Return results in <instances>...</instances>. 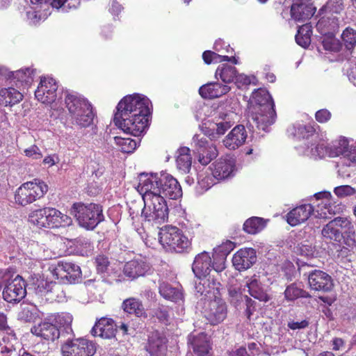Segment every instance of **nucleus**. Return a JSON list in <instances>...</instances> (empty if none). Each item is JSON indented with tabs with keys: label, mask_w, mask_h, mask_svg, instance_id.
Wrapping results in <instances>:
<instances>
[{
	"label": "nucleus",
	"mask_w": 356,
	"mask_h": 356,
	"mask_svg": "<svg viewBox=\"0 0 356 356\" xmlns=\"http://www.w3.org/2000/svg\"><path fill=\"white\" fill-rule=\"evenodd\" d=\"M137 190L144 202L141 217L152 225H161L167 221V198L176 200L182 195L178 181L165 172L140 173Z\"/></svg>",
	"instance_id": "obj_1"
},
{
	"label": "nucleus",
	"mask_w": 356,
	"mask_h": 356,
	"mask_svg": "<svg viewBox=\"0 0 356 356\" xmlns=\"http://www.w3.org/2000/svg\"><path fill=\"white\" fill-rule=\"evenodd\" d=\"M152 108V102L145 95H128L118 104L113 122L124 132L140 136L148 127Z\"/></svg>",
	"instance_id": "obj_2"
},
{
	"label": "nucleus",
	"mask_w": 356,
	"mask_h": 356,
	"mask_svg": "<svg viewBox=\"0 0 356 356\" xmlns=\"http://www.w3.org/2000/svg\"><path fill=\"white\" fill-rule=\"evenodd\" d=\"M58 115L66 108L70 120L73 124L81 128L90 127L94 120L95 114L89 101L77 92L65 90L58 97Z\"/></svg>",
	"instance_id": "obj_3"
},
{
	"label": "nucleus",
	"mask_w": 356,
	"mask_h": 356,
	"mask_svg": "<svg viewBox=\"0 0 356 356\" xmlns=\"http://www.w3.org/2000/svg\"><path fill=\"white\" fill-rule=\"evenodd\" d=\"M250 105L251 115L248 123L253 131L254 126L259 130L266 131L276 118L275 104L268 90L263 88L255 90L250 97Z\"/></svg>",
	"instance_id": "obj_4"
},
{
	"label": "nucleus",
	"mask_w": 356,
	"mask_h": 356,
	"mask_svg": "<svg viewBox=\"0 0 356 356\" xmlns=\"http://www.w3.org/2000/svg\"><path fill=\"white\" fill-rule=\"evenodd\" d=\"M238 102L234 99H227L218 110L204 123V136L216 139L225 134L238 119L236 109Z\"/></svg>",
	"instance_id": "obj_5"
},
{
	"label": "nucleus",
	"mask_w": 356,
	"mask_h": 356,
	"mask_svg": "<svg viewBox=\"0 0 356 356\" xmlns=\"http://www.w3.org/2000/svg\"><path fill=\"white\" fill-rule=\"evenodd\" d=\"M80 3L81 0H26V20L36 25L50 15V8L65 13L76 9Z\"/></svg>",
	"instance_id": "obj_6"
},
{
	"label": "nucleus",
	"mask_w": 356,
	"mask_h": 356,
	"mask_svg": "<svg viewBox=\"0 0 356 356\" xmlns=\"http://www.w3.org/2000/svg\"><path fill=\"white\" fill-rule=\"evenodd\" d=\"M29 221L39 228H58L69 226L72 218L52 207H44L32 211L29 215Z\"/></svg>",
	"instance_id": "obj_7"
},
{
	"label": "nucleus",
	"mask_w": 356,
	"mask_h": 356,
	"mask_svg": "<svg viewBox=\"0 0 356 356\" xmlns=\"http://www.w3.org/2000/svg\"><path fill=\"white\" fill-rule=\"evenodd\" d=\"M159 241L166 251L184 253L191 250V240L175 226L161 228L159 232Z\"/></svg>",
	"instance_id": "obj_8"
},
{
	"label": "nucleus",
	"mask_w": 356,
	"mask_h": 356,
	"mask_svg": "<svg viewBox=\"0 0 356 356\" xmlns=\"http://www.w3.org/2000/svg\"><path fill=\"white\" fill-rule=\"evenodd\" d=\"M71 214L76 217L80 226L87 229H94L104 219L102 207L93 203H74L71 209Z\"/></svg>",
	"instance_id": "obj_9"
},
{
	"label": "nucleus",
	"mask_w": 356,
	"mask_h": 356,
	"mask_svg": "<svg viewBox=\"0 0 356 356\" xmlns=\"http://www.w3.org/2000/svg\"><path fill=\"white\" fill-rule=\"evenodd\" d=\"M48 191V186L40 179L27 181L19 186L15 194V202L26 206L42 197Z\"/></svg>",
	"instance_id": "obj_10"
},
{
	"label": "nucleus",
	"mask_w": 356,
	"mask_h": 356,
	"mask_svg": "<svg viewBox=\"0 0 356 356\" xmlns=\"http://www.w3.org/2000/svg\"><path fill=\"white\" fill-rule=\"evenodd\" d=\"M318 203L314 206V216L318 218H331L333 216L341 213L343 205L335 200L329 191H321L314 194Z\"/></svg>",
	"instance_id": "obj_11"
},
{
	"label": "nucleus",
	"mask_w": 356,
	"mask_h": 356,
	"mask_svg": "<svg viewBox=\"0 0 356 356\" xmlns=\"http://www.w3.org/2000/svg\"><path fill=\"white\" fill-rule=\"evenodd\" d=\"M330 157L342 156L341 166L338 172L344 176L343 165L350 166L356 165V147L349 145V140L343 136H340L337 140L332 141L329 145Z\"/></svg>",
	"instance_id": "obj_12"
},
{
	"label": "nucleus",
	"mask_w": 356,
	"mask_h": 356,
	"mask_svg": "<svg viewBox=\"0 0 356 356\" xmlns=\"http://www.w3.org/2000/svg\"><path fill=\"white\" fill-rule=\"evenodd\" d=\"M324 238L331 241L341 242L344 238L343 234L348 237L355 234L354 225L346 217H337L330 221L321 231Z\"/></svg>",
	"instance_id": "obj_13"
},
{
	"label": "nucleus",
	"mask_w": 356,
	"mask_h": 356,
	"mask_svg": "<svg viewBox=\"0 0 356 356\" xmlns=\"http://www.w3.org/2000/svg\"><path fill=\"white\" fill-rule=\"evenodd\" d=\"M58 85L56 81L50 76H42L37 89L35 97L42 104H50L54 111H59L58 95Z\"/></svg>",
	"instance_id": "obj_14"
},
{
	"label": "nucleus",
	"mask_w": 356,
	"mask_h": 356,
	"mask_svg": "<svg viewBox=\"0 0 356 356\" xmlns=\"http://www.w3.org/2000/svg\"><path fill=\"white\" fill-rule=\"evenodd\" d=\"M192 147L199 163L203 165H208L218 154L216 146L202 134H195L193 137Z\"/></svg>",
	"instance_id": "obj_15"
},
{
	"label": "nucleus",
	"mask_w": 356,
	"mask_h": 356,
	"mask_svg": "<svg viewBox=\"0 0 356 356\" xmlns=\"http://www.w3.org/2000/svg\"><path fill=\"white\" fill-rule=\"evenodd\" d=\"M6 282L2 295L3 299L8 302H17L22 300L26 294L25 282L19 275L10 278L8 273L3 276Z\"/></svg>",
	"instance_id": "obj_16"
},
{
	"label": "nucleus",
	"mask_w": 356,
	"mask_h": 356,
	"mask_svg": "<svg viewBox=\"0 0 356 356\" xmlns=\"http://www.w3.org/2000/svg\"><path fill=\"white\" fill-rule=\"evenodd\" d=\"M63 356H92L96 352V345L86 339H67L62 345Z\"/></svg>",
	"instance_id": "obj_17"
},
{
	"label": "nucleus",
	"mask_w": 356,
	"mask_h": 356,
	"mask_svg": "<svg viewBox=\"0 0 356 356\" xmlns=\"http://www.w3.org/2000/svg\"><path fill=\"white\" fill-rule=\"evenodd\" d=\"M315 266V264L312 263H305L299 268V270L305 275L308 274V282L312 289L314 291H330L333 286V283L331 277L327 273L319 270L304 272L307 267H314Z\"/></svg>",
	"instance_id": "obj_18"
},
{
	"label": "nucleus",
	"mask_w": 356,
	"mask_h": 356,
	"mask_svg": "<svg viewBox=\"0 0 356 356\" xmlns=\"http://www.w3.org/2000/svg\"><path fill=\"white\" fill-rule=\"evenodd\" d=\"M296 149L299 154L307 156L314 159L330 157L329 146L325 145L323 140L318 134L313 135L312 139L304 143V146H298Z\"/></svg>",
	"instance_id": "obj_19"
},
{
	"label": "nucleus",
	"mask_w": 356,
	"mask_h": 356,
	"mask_svg": "<svg viewBox=\"0 0 356 356\" xmlns=\"http://www.w3.org/2000/svg\"><path fill=\"white\" fill-rule=\"evenodd\" d=\"M49 270L54 279L66 280L70 283L74 282L81 275L78 265L67 261H60L57 265H51Z\"/></svg>",
	"instance_id": "obj_20"
},
{
	"label": "nucleus",
	"mask_w": 356,
	"mask_h": 356,
	"mask_svg": "<svg viewBox=\"0 0 356 356\" xmlns=\"http://www.w3.org/2000/svg\"><path fill=\"white\" fill-rule=\"evenodd\" d=\"M209 168L216 180H227L233 177L236 174V160L229 156L220 157L213 162Z\"/></svg>",
	"instance_id": "obj_21"
},
{
	"label": "nucleus",
	"mask_w": 356,
	"mask_h": 356,
	"mask_svg": "<svg viewBox=\"0 0 356 356\" xmlns=\"http://www.w3.org/2000/svg\"><path fill=\"white\" fill-rule=\"evenodd\" d=\"M203 313L211 324L217 325L222 322L227 316L226 303L218 297H216L213 300H207Z\"/></svg>",
	"instance_id": "obj_22"
},
{
	"label": "nucleus",
	"mask_w": 356,
	"mask_h": 356,
	"mask_svg": "<svg viewBox=\"0 0 356 356\" xmlns=\"http://www.w3.org/2000/svg\"><path fill=\"white\" fill-rule=\"evenodd\" d=\"M31 332L47 341H54L60 337V330L56 325L51 316L45 318L40 323L31 328Z\"/></svg>",
	"instance_id": "obj_23"
},
{
	"label": "nucleus",
	"mask_w": 356,
	"mask_h": 356,
	"mask_svg": "<svg viewBox=\"0 0 356 356\" xmlns=\"http://www.w3.org/2000/svg\"><path fill=\"white\" fill-rule=\"evenodd\" d=\"M257 261V253L252 248H241L232 257V264L238 271L249 269Z\"/></svg>",
	"instance_id": "obj_24"
},
{
	"label": "nucleus",
	"mask_w": 356,
	"mask_h": 356,
	"mask_svg": "<svg viewBox=\"0 0 356 356\" xmlns=\"http://www.w3.org/2000/svg\"><path fill=\"white\" fill-rule=\"evenodd\" d=\"M10 82L20 90L24 91L32 83L35 76V70L32 67H23L18 70L9 72L7 74Z\"/></svg>",
	"instance_id": "obj_25"
},
{
	"label": "nucleus",
	"mask_w": 356,
	"mask_h": 356,
	"mask_svg": "<svg viewBox=\"0 0 356 356\" xmlns=\"http://www.w3.org/2000/svg\"><path fill=\"white\" fill-rule=\"evenodd\" d=\"M166 343L165 337L162 333L154 331L149 335L145 349L150 356H165L167 350Z\"/></svg>",
	"instance_id": "obj_26"
},
{
	"label": "nucleus",
	"mask_w": 356,
	"mask_h": 356,
	"mask_svg": "<svg viewBox=\"0 0 356 356\" xmlns=\"http://www.w3.org/2000/svg\"><path fill=\"white\" fill-rule=\"evenodd\" d=\"M314 215V206L311 204L299 205L291 209L286 215V221L291 226H296L307 221Z\"/></svg>",
	"instance_id": "obj_27"
},
{
	"label": "nucleus",
	"mask_w": 356,
	"mask_h": 356,
	"mask_svg": "<svg viewBox=\"0 0 356 356\" xmlns=\"http://www.w3.org/2000/svg\"><path fill=\"white\" fill-rule=\"evenodd\" d=\"M219 282L211 280L210 277H196L195 282V291L196 293L205 297V300H211L212 297H217L218 293Z\"/></svg>",
	"instance_id": "obj_28"
},
{
	"label": "nucleus",
	"mask_w": 356,
	"mask_h": 356,
	"mask_svg": "<svg viewBox=\"0 0 356 356\" xmlns=\"http://www.w3.org/2000/svg\"><path fill=\"white\" fill-rule=\"evenodd\" d=\"M117 326L112 318L103 317L93 326L91 334L104 339H111L115 337Z\"/></svg>",
	"instance_id": "obj_29"
},
{
	"label": "nucleus",
	"mask_w": 356,
	"mask_h": 356,
	"mask_svg": "<svg viewBox=\"0 0 356 356\" xmlns=\"http://www.w3.org/2000/svg\"><path fill=\"white\" fill-rule=\"evenodd\" d=\"M247 132L243 125L236 126L224 138L222 143L229 149H236L246 140Z\"/></svg>",
	"instance_id": "obj_30"
},
{
	"label": "nucleus",
	"mask_w": 356,
	"mask_h": 356,
	"mask_svg": "<svg viewBox=\"0 0 356 356\" xmlns=\"http://www.w3.org/2000/svg\"><path fill=\"white\" fill-rule=\"evenodd\" d=\"M150 270V266L143 259H136L126 263L124 267V275L134 280L144 276Z\"/></svg>",
	"instance_id": "obj_31"
},
{
	"label": "nucleus",
	"mask_w": 356,
	"mask_h": 356,
	"mask_svg": "<svg viewBox=\"0 0 356 356\" xmlns=\"http://www.w3.org/2000/svg\"><path fill=\"white\" fill-rule=\"evenodd\" d=\"M230 90L231 87L229 85L211 82L201 86L199 93L204 99H214L227 94Z\"/></svg>",
	"instance_id": "obj_32"
},
{
	"label": "nucleus",
	"mask_w": 356,
	"mask_h": 356,
	"mask_svg": "<svg viewBox=\"0 0 356 356\" xmlns=\"http://www.w3.org/2000/svg\"><path fill=\"white\" fill-rule=\"evenodd\" d=\"M211 269V257L207 252H202L195 257L192 270L195 277H207Z\"/></svg>",
	"instance_id": "obj_33"
},
{
	"label": "nucleus",
	"mask_w": 356,
	"mask_h": 356,
	"mask_svg": "<svg viewBox=\"0 0 356 356\" xmlns=\"http://www.w3.org/2000/svg\"><path fill=\"white\" fill-rule=\"evenodd\" d=\"M243 291H248L251 296L260 301L266 302L269 300V296L263 289L259 277L256 275L246 278Z\"/></svg>",
	"instance_id": "obj_34"
},
{
	"label": "nucleus",
	"mask_w": 356,
	"mask_h": 356,
	"mask_svg": "<svg viewBox=\"0 0 356 356\" xmlns=\"http://www.w3.org/2000/svg\"><path fill=\"white\" fill-rule=\"evenodd\" d=\"M316 8L305 2H296L291 8V17L298 22L309 19L314 14Z\"/></svg>",
	"instance_id": "obj_35"
},
{
	"label": "nucleus",
	"mask_w": 356,
	"mask_h": 356,
	"mask_svg": "<svg viewBox=\"0 0 356 356\" xmlns=\"http://www.w3.org/2000/svg\"><path fill=\"white\" fill-rule=\"evenodd\" d=\"M54 324L60 330V337L65 336H72V329L71 327L73 320L72 316L69 313H60L55 315H51Z\"/></svg>",
	"instance_id": "obj_36"
},
{
	"label": "nucleus",
	"mask_w": 356,
	"mask_h": 356,
	"mask_svg": "<svg viewBox=\"0 0 356 356\" xmlns=\"http://www.w3.org/2000/svg\"><path fill=\"white\" fill-rule=\"evenodd\" d=\"M159 293L165 299L181 305L184 302V294L181 289L174 288L169 284L162 282L159 284Z\"/></svg>",
	"instance_id": "obj_37"
},
{
	"label": "nucleus",
	"mask_w": 356,
	"mask_h": 356,
	"mask_svg": "<svg viewBox=\"0 0 356 356\" xmlns=\"http://www.w3.org/2000/svg\"><path fill=\"white\" fill-rule=\"evenodd\" d=\"M188 343L197 356H206L209 353V344L205 334L200 333L197 336L191 334L188 337Z\"/></svg>",
	"instance_id": "obj_38"
},
{
	"label": "nucleus",
	"mask_w": 356,
	"mask_h": 356,
	"mask_svg": "<svg viewBox=\"0 0 356 356\" xmlns=\"http://www.w3.org/2000/svg\"><path fill=\"white\" fill-rule=\"evenodd\" d=\"M23 98L22 92L13 87L0 90V104L5 106L19 103Z\"/></svg>",
	"instance_id": "obj_39"
},
{
	"label": "nucleus",
	"mask_w": 356,
	"mask_h": 356,
	"mask_svg": "<svg viewBox=\"0 0 356 356\" xmlns=\"http://www.w3.org/2000/svg\"><path fill=\"white\" fill-rule=\"evenodd\" d=\"M122 308L128 314H134L137 317H146L147 314L142 302L136 298H129L124 300Z\"/></svg>",
	"instance_id": "obj_40"
},
{
	"label": "nucleus",
	"mask_w": 356,
	"mask_h": 356,
	"mask_svg": "<svg viewBox=\"0 0 356 356\" xmlns=\"http://www.w3.org/2000/svg\"><path fill=\"white\" fill-rule=\"evenodd\" d=\"M237 71L235 67L222 64L218 67L215 76L217 79H220L224 83L228 85L234 81L236 77Z\"/></svg>",
	"instance_id": "obj_41"
},
{
	"label": "nucleus",
	"mask_w": 356,
	"mask_h": 356,
	"mask_svg": "<svg viewBox=\"0 0 356 356\" xmlns=\"http://www.w3.org/2000/svg\"><path fill=\"white\" fill-rule=\"evenodd\" d=\"M191 150L187 147H181L177 150L176 159L177 165L183 172H188L192 165Z\"/></svg>",
	"instance_id": "obj_42"
},
{
	"label": "nucleus",
	"mask_w": 356,
	"mask_h": 356,
	"mask_svg": "<svg viewBox=\"0 0 356 356\" xmlns=\"http://www.w3.org/2000/svg\"><path fill=\"white\" fill-rule=\"evenodd\" d=\"M339 24V19L336 17H323L316 24V29L322 35L334 33Z\"/></svg>",
	"instance_id": "obj_43"
},
{
	"label": "nucleus",
	"mask_w": 356,
	"mask_h": 356,
	"mask_svg": "<svg viewBox=\"0 0 356 356\" xmlns=\"http://www.w3.org/2000/svg\"><path fill=\"white\" fill-rule=\"evenodd\" d=\"M267 220L259 217H252L243 224V229L250 234H255L261 232L266 226Z\"/></svg>",
	"instance_id": "obj_44"
},
{
	"label": "nucleus",
	"mask_w": 356,
	"mask_h": 356,
	"mask_svg": "<svg viewBox=\"0 0 356 356\" xmlns=\"http://www.w3.org/2000/svg\"><path fill=\"white\" fill-rule=\"evenodd\" d=\"M291 134H293V136L297 139H306V140L304 141L302 145L300 146H304L305 143H307L310 140V139H312L313 135L317 134L314 132V130L312 127H308L303 124L293 125L291 129Z\"/></svg>",
	"instance_id": "obj_45"
},
{
	"label": "nucleus",
	"mask_w": 356,
	"mask_h": 356,
	"mask_svg": "<svg viewBox=\"0 0 356 356\" xmlns=\"http://www.w3.org/2000/svg\"><path fill=\"white\" fill-rule=\"evenodd\" d=\"M312 26L305 24L300 26L296 35V41L300 46L307 48L311 43Z\"/></svg>",
	"instance_id": "obj_46"
},
{
	"label": "nucleus",
	"mask_w": 356,
	"mask_h": 356,
	"mask_svg": "<svg viewBox=\"0 0 356 356\" xmlns=\"http://www.w3.org/2000/svg\"><path fill=\"white\" fill-rule=\"evenodd\" d=\"M114 143L118 149L124 153H132L136 149L138 143L130 138L114 137Z\"/></svg>",
	"instance_id": "obj_47"
},
{
	"label": "nucleus",
	"mask_w": 356,
	"mask_h": 356,
	"mask_svg": "<svg viewBox=\"0 0 356 356\" xmlns=\"http://www.w3.org/2000/svg\"><path fill=\"white\" fill-rule=\"evenodd\" d=\"M54 282L53 281L48 282L42 278H36L35 280L33 279L32 286L35 294L39 296H42L49 295L51 291L50 286H51V283Z\"/></svg>",
	"instance_id": "obj_48"
},
{
	"label": "nucleus",
	"mask_w": 356,
	"mask_h": 356,
	"mask_svg": "<svg viewBox=\"0 0 356 356\" xmlns=\"http://www.w3.org/2000/svg\"><path fill=\"white\" fill-rule=\"evenodd\" d=\"M322 44L325 51L337 52L341 49L340 42L334 38L333 33L323 35Z\"/></svg>",
	"instance_id": "obj_49"
},
{
	"label": "nucleus",
	"mask_w": 356,
	"mask_h": 356,
	"mask_svg": "<svg viewBox=\"0 0 356 356\" xmlns=\"http://www.w3.org/2000/svg\"><path fill=\"white\" fill-rule=\"evenodd\" d=\"M216 178L206 172L199 174L197 190L199 193H203L209 190L216 183Z\"/></svg>",
	"instance_id": "obj_50"
},
{
	"label": "nucleus",
	"mask_w": 356,
	"mask_h": 356,
	"mask_svg": "<svg viewBox=\"0 0 356 356\" xmlns=\"http://www.w3.org/2000/svg\"><path fill=\"white\" fill-rule=\"evenodd\" d=\"M285 298L288 300H294L300 297H307V293L294 284L288 286L284 291Z\"/></svg>",
	"instance_id": "obj_51"
},
{
	"label": "nucleus",
	"mask_w": 356,
	"mask_h": 356,
	"mask_svg": "<svg viewBox=\"0 0 356 356\" xmlns=\"http://www.w3.org/2000/svg\"><path fill=\"white\" fill-rule=\"evenodd\" d=\"M51 293L48 298L54 299L58 302H63L65 300V293L64 291L63 286L59 283L54 282L51 283Z\"/></svg>",
	"instance_id": "obj_52"
},
{
	"label": "nucleus",
	"mask_w": 356,
	"mask_h": 356,
	"mask_svg": "<svg viewBox=\"0 0 356 356\" xmlns=\"http://www.w3.org/2000/svg\"><path fill=\"white\" fill-rule=\"evenodd\" d=\"M342 39L346 47L350 49L356 44V31L351 28H346L342 33Z\"/></svg>",
	"instance_id": "obj_53"
},
{
	"label": "nucleus",
	"mask_w": 356,
	"mask_h": 356,
	"mask_svg": "<svg viewBox=\"0 0 356 356\" xmlns=\"http://www.w3.org/2000/svg\"><path fill=\"white\" fill-rule=\"evenodd\" d=\"M325 8L330 13L339 14L344 9L343 1V0H329Z\"/></svg>",
	"instance_id": "obj_54"
},
{
	"label": "nucleus",
	"mask_w": 356,
	"mask_h": 356,
	"mask_svg": "<svg viewBox=\"0 0 356 356\" xmlns=\"http://www.w3.org/2000/svg\"><path fill=\"white\" fill-rule=\"evenodd\" d=\"M334 193L339 197H344L355 195L356 191L354 188L349 185H343L335 187Z\"/></svg>",
	"instance_id": "obj_55"
},
{
	"label": "nucleus",
	"mask_w": 356,
	"mask_h": 356,
	"mask_svg": "<svg viewBox=\"0 0 356 356\" xmlns=\"http://www.w3.org/2000/svg\"><path fill=\"white\" fill-rule=\"evenodd\" d=\"M300 253L302 255L306 256L307 257H314L317 255V252L315 250V248L309 242H304L301 244L299 248Z\"/></svg>",
	"instance_id": "obj_56"
},
{
	"label": "nucleus",
	"mask_w": 356,
	"mask_h": 356,
	"mask_svg": "<svg viewBox=\"0 0 356 356\" xmlns=\"http://www.w3.org/2000/svg\"><path fill=\"white\" fill-rule=\"evenodd\" d=\"M24 155L32 159L38 160L42 157L40 149L33 145L24 150Z\"/></svg>",
	"instance_id": "obj_57"
},
{
	"label": "nucleus",
	"mask_w": 356,
	"mask_h": 356,
	"mask_svg": "<svg viewBox=\"0 0 356 356\" xmlns=\"http://www.w3.org/2000/svg\"><path fill=\"white\" fill-rule=\"evenodd\" d=\"M254 76H249L245 75L243 74H237L236 77L234 80V82L238 88H241L243 86H246L253 83V80L254 79Z\"/></svg>",
	"instance_id": "obj_58"
},
{
	"label": "nucleus",
	"mask_w": 356,
	"mask_h": 356,
	"mask_svg": "<svg viewBox=\"0 0 356 356\" xmlns=\"http://www.w3.org/2000/svg\"><path fill=\"white\" fill-rule=\"evenodd\" d=\"M95 263L97 270L99 273H104L106 272L109 264L107 257L103 255H99L96 258Z\"/></svg>",
	"instance_id": "obj_59"
},
{
	"label": "nucleus",
	"mask_w": 356,
	"mask_h": 356,
	"mask_svg": "<svg viewBox=\"0 0 356 356\" xmlns=\"http://www.w3.org/2000/svg\"><path fill=\"white\" fill-rule=\"evenodd\" d=\"M35 318V314L29 307H25L18 314V318L24 322H31Z\"/></svg>",
	"instance_id": "obj_60"
},
{
	"label": "nucleus",
	"mask_w": 356,
	"mask_h": 356,
	"mask_svg": "<svg viewBox=\"0 0 356 356\" xmlns=\"http://www.w3.org/2000/svg\"><path fill=\"white\" fill-rule=\"evenodd\" d=\"M0 330L5 331L10 337L11 340L16 339L13 331L7 325V318L3 313H0Z\"/></svg>",
	"instance_id": "obj_61"
},
{
	"label": "nucleus",
	"mask_w": 356,
	"mask_h": 356,
	"mask_svg": "<svg viewBox=\"0 0 356 356\" xmlns=\"http://www.w3.org/2000/svg\"><path fill=\"white\" fill-rule=\"evenodd\" d=\"M211 267L215 271L220 273L225 268V257L224 255L213 257V262H211Z\"/></svg>",
	"instance_id": "obj_62"
},
{
	"label": "nucleus",
	"mask_w": 356,
	"mask_h": 356,
	"mask_svg": "<svg viewBox=\"0 0 356 356\" xmlns=\"http://www.w3.org/2000/svg\"><path fill=\"white\" fill-rule=\"evenodd\" d=\"M156 318L163 323L168 322L170 318L169 309L167 307H159L155 312Z\"/></svg>",
	"instance_id": "obj_63"
},
{
	"label": "nucleus",
	"mask_w": 356,
	"mask_h": 356,
	"mask_svg": "<svg viewBox=\"0 0 356 356\" xmlns=\"http://www.w3.org/2000/svg\"><path fill=\"white\" fill-rule=\"evenodd\" d=\"M315 118L318 122L325 123L331 118V113L327 109H321L316 113Z\"/></svg>",
	"instance_id": "obj_64"
}]
</instances>
